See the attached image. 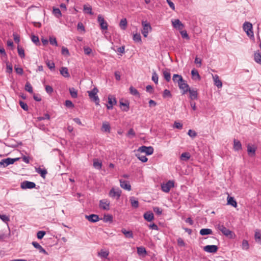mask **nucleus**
<instances>
[{
	"mask_svg": "<svg viewBox=\"0 0 261 261\" xmlns=\"http://www.w3.org/2000/svg\"><path fill=\"white\" fill-rule=\"evenodd\" d=\"M98 92V90L97 88H94L92 90L88 91V96L89 98L95 102L96 105L98 106L99 105L100 100L97 96V93Z\"/></svg>",
	"mask_w": 261,
	"mask_h": 261,
	"instance_id": "f257e3e1",
	"label": "nucleus"
},
{
	"mask_svg": "<svg viewBox=\"0 0 261 261\" xmlns=\"http://www.w3.org/2000/svg\"><path fill=\"white\" fill-rule=\"evenodd\" d=\"M217 228L220 230L224 235L229 237L230 238H233L234 236V233L225 227L223 225L219 224L217 225Z\"/></svg>",
	"mask_w": 261,
	"mask_h": 261,
	"instance_id": "f03ea898",
	"label": "nucleus"
},
{
	"mask_svg": "<svg viewBox=\"0 0 261 261\" xmlns=\"http://www.w3.org/2000/svg\"><path fill=\"white\" fill-rule=\"evenodd\" d=\"M141 23L143 27L141 33L144 37H147L149 32L151 31L152 28L147 21H142Z\"/></svg>",
	"mask_w": 261,
	"mask_h": 261,
	"instance_id": "7ed1b4c3",
	"label": "nucleus"
},
{
	"mask_svg": "<svg viewBox=\"0 0 261 261\" xmlns=\"http://www.w3.org/2000/svg\"><path fill=\"white\" fill-rule=\"evenodd\" d=\"M137 150L141 153H145L147 155H149L153 153L154 149L152 146H142L139 147Z\"/></svg>",
	"mask_w": 261,
	"mask_h": 261,
	"instance_id": "20e7f679",
	"label": "nucleus"
},
{
	"mask_svg": "<svg viewBox=\"0 0 261 261\" xmlns=\"http://www.w3.org/2000/svg\"><path fill=\"white\" fill-rule=\"evenodd\" d=\"M243 30L249 37H253L254 34L252 31V25L249 22H245L243 24Z\"/></svg>",
	"mask_w": 261,
	"mask_h": 261,
	"instance_id": "39448f33",
	"label": "nucleus"
},
{
	"mask_svg": "<svg viewBox=\"0 0 261 261\" xmlns=\"http://www.w3.org/2000/svg\"><path fill=\"white\" fill-rule=\"evenodd\" d=\"M174 182L172 180H169L166 183L161 185V189L163 192L168 193L171 188L174 187Z\"/></svg>",
	"mask_w": 261,
	"mask_h": 261,
	"instance_id": "423d86ee",
	"label": "nucleus"
},
{
	"mask_svg": "<svg viewBox=\"0 0 261 261\" xmlns=\"http://www.w3.org/2000/svg\"><path fill=\"white\" fill-rule=\"evenodd\" d=\"M121 194V191L119 189L112 188L109 192V196L116 199H119Z\"/></svg>",
	"mask_w": 261,
	"mask_h": 261,
	"instance_id": "0eeeda50",
	"label": "nucleus"
},
{
	"mask_svg": "<svg viewBox=\"0 0 261 261\" xmlns=\"http://www.w3.org/2000/svg\"><path fill=\"white\" fill-rule=\"evenodd\" d=\"M108 104L107 105V108L109 110L113 109V106L115 105L117 103V101L114 95H109L108 96Z\"/></svg>",
	"mask_w": 261,
	"mask_h": 261,
	"instance_id": "6e6552de",
	"label": "nucleus"
},
{
	"mask_svg": "<svg viewBox=\"0 0 261 261\" xmlns=\"http://www.w3.org/2000/svg\"><path fill=\"white\" fill-rule=\"evenodd\" d=\"M97 21L99 23L100 27L101 30H107L108 29V24L107 21H105V19L101 15H99L98 16Z\"/></svg>",
	"mask_w": 261,
	"mask_h": 261,
	"instance_id": "1a4fd4ad",
	"label": "nucleus"
},
{
	"mask_svg": "<svg viewBox=\"0 0 261 261\" xmlns=\"http://www.w3.org/2000/svg\"><path fill=\"white\" fill-rule=\"evenodd\" d=\"M18 160V158H7L5 159H3L0 162V166H3L4 167H7V166L10 164H13L16 161Z\"/></svg>",
	"mask_w": 261,
	"mask_h": 261,
	"instance_id": "9d476101",
	"label": "nucleus"
},
{
	"mask_svg": "<svg viewBox=\"0 0 261 261\" xmlns=\"http://www.w3.org/2000/svg\"><path fill=\"white\" fill-rule=\"evenodd\" d=\"M110 202L108 199H102L99 201V207L104 210L110 209Z\"/></svg>",
	"mask_w": 261,
	"mask_h": 261,
	"instance_id": "9b49d317",
	"label": "nucleus"
},
{
	"mask_svg": "<svg viewBox=\"0 0 261 261\" xmlns=\"http://www.w3.org/2000/svg\"><path fill=\"white\" fill-rule=\"evenodd\" d=\"M36 184L34 182L24 181L21 183L20 187L22 189H33L35 188Z\"/></svg>",
	"mask_w": 261,
	"mask_h": 261,
	"instance_id": "f8f14e48",
	"label": "nucleus"
},
{
	"mask_svg": "<svg viewBox=\"0 0 261 261\" xmlns=\"http://www.w3.org/2000/svg\"><path fill=\"white\" fill-rule=\"evenodd\" d=\"M178 87L180 90H182V94H185L188 92L190 88L189 85L186 83V81L183 79V82L179 83Z\"/></svg>",
	"mask_w": 261,
	"mask_h": 261,
	"instance_id": "ddd939ff",
	"label": "nucleus"
},
{
	"mask_svg": "<svg viewBox=\"0 0 261 261\" xmlns=\"http://www.w3.org/2000/svg\"><path fill=\"white\" fill-rule=\"evenodd\" d=\"M218 247L216 245H206L204 247L203 250L208 253H215L217 251Z\"/></svg>",
	"mask_w": 261,
	"mask_h": 261,
	"instance_id": "4468645a",
	"label": "nucleus"
},
{
	"mask_svg": "<svg viewBox=\"0 0 261 261\" xmlns=\"http://www.w3.org/2000/svg\"><path fill=\"white\" fill-rule=\"evenodd\" d=\"M172 24L174 28L178 29L179 31L181 30L184 28V24H182L178 19L172 20Z\"/></svg>",
	"mask_w": 261,
	"mask_h": 261,
	"instance_id": "2eb2a0df",
	"label": "nucleus"
},
{
	"mask_svg": "<svg viewBox=\"0 0 261 261\" xmlns=\"http://www.w3.org/2000/svg\"><path fill=\"white\" fill-rule=\"evenodd\" d=\"M190 94L189 97L192 100H195L198 98V92L196 89H189L188 91Z\"/></svg>",
	"mask_w": 261,
	"mask_h": 261,
	"instance_id": "dca6fc26",
	"label": "nucleus"
},
{
	"mask_svg": "<svg viewBox=\"0 0 261 261\" xmlns=\"http://www.w3.org/2000/svg\"><path fill=\"white\" fill-rule=\"evenodd\" d=\"M120 184V187L123 188V189H125L126 190H127L128 191L131 190V186L128 181L126 180H123L122 179L119 180Z\"/></svg>",
	"mask_w": 261,
	"mask_h": 261,
	"instance_id": "f3484780",
	"label": "nucleus"
},
{
	"mask_svg": "<svg viewBox=\"0 0 261 261\" xmlns=\"http://www.w3.org/2000/svg\"><path fill=\"white\" fill-rule=\"evenodd\" d=\"M247 148L248 155L250 156H255L256 147H254V146H251L250 144H248L247 146Z\"/></svg>",
	"mask_w": 261,
	"mask_h": 261,
	"instance_id": "a211bd4d",
	"label": "nucleus"
},
{
	"mask_svg": "<svg viewBox=\"0 0 261 261\" xmlns=\"http://www.w3.org/2000/svg\"><path fill=\"white\" fill-rule=\"evenodd\" d=\"M213 80L214 82V84L216 85L218 88H221L222 87V82L219 79V76L217 74L213 75Z\"/></svg>",
	"mask_w": 261,
	"mask_h": 261,
	"instance_id": "6ab92c4d",
	"label": "nucleus"
},
{
	"mask_svg": "<svg viewBox=\"0 0 261 261\" xmlns=\"http://www.w3.org/2000/svg\"><path fill=\"white\" fill-rule=\"evenodd\" d=\"M32 244L35 248L38 249L40 252L43 253L45 254H47V252L46 251V250L37 242H33Z\"/></svg>",
	"mask_w": 261,
	"mask_h": 261,
	"instance_id": "aec40b11",
	"label": "nucleus"
},
{
	"mask_svg": "<svg viewBox=\"0 0 261 261\" xmlns=\"http://www.w3.org/2000/svg\"><path fill=\"white\" fill-rule=\"evenodd\" d=\"M86 218L90 222H96L99 220L98 216L95 214H91L90 215L86 216Z\"/></svg>",
	"mask_w": 261,
	"mask_h": 261,
	"instance_id": "412c9836",
	"label": "nucleus"
},
{
	"mask_svg": "<svg viewBox=\"0 0 261 261\" xmlns=\"http://www.w3.org/2000/svg\"><path fill=\"white\" fill-rule=\"evenodd\" d=\"M101 129L103 132L110 133L111 126L109 123L107 121L103 122Z\"/></svg>",
	"mask_w": 261,
	"mask_h": 261,
	"instance_id": "4be33fe9",
	"label": "nucleus"
},
{
	"mask_svg": "<svg viewBox=\"0 0 261 261\" xmlns=\"http://www.w3.org/2000/svg\"><path fill=\"white\" fill-rule=\"evenodd\" d=\"M143 217L144 219L148 222L151 221L154 219L153 214L151 212H147L145 213L143 215Z\"/></svg>",
	"mask_w": 261,
	"mask_h": 261,
	"instance_id": "5701e85b",
	"label": "nucleus"
},
{
	"mask_svg": "<svg viewBox=\"0 0 261 261\" xmlns=\"http://www.w3.org/2000/svg\"><path fill=\"white\" fill-rule=\"evenodd\" d=\"M141 153V152H138V150H136L135 155L137 158L143 163L146 162L148 160V159L146 157V156L142 155Z\"/></svg>",
	"mask_w": 261,
	"mask_h": 261,
	"instance_id": "b1692460",
	"label": "nucleus"
},
{
	"mask_svg": "<svg viewBox=\"0 0 261 261\" xmlns=\"http://www.w3.org/2000/svg\"><path fill=\"white\" fill-rule=\"evenodd\" d=\"M227 204L230 205L234 207L237 206V203L233 197L228 196L227 197Z\"/></svg>",
	"mask_w": 261,
	"mask_h": 261,
	"instance_id": "393cba45",
	"label": "nucleus"
},
{
	"mask_svg": "<svg viewBox=\"0 0 261 261\" xmlns=\"http://www.w3.org/2000/svg\"><path fill=\"white\" fill-rule=\"evenodd\" d=\"M172 80L174 83H177L178 84L179 83L183 82V78L181 75L177 74H174L173 75Z\"/></svg>",
	"mask_w": 261,
	"mask_h": 261,
	"instance_id": "a878e982",
	"label": "nucleus"
},
{
	"mask_svg": "<svg viewBox=\"0 0 261 261\" xmlns=\"http://www.w3.org/2000/svg\"><path fill=\"white\" fill-rule=\"evenodd\" d=\"M60 73L65 77H69L70 74L67 67H62L60 70Z\"/></svg>",
	"mask_w": 261,
	"mask_h": 261,
	"instance_id": "bb28decb",
	"label": "nucleus"
},
{
	"mask_svg": "<svg viewBox=\"0 0 261 261\" xmlns=\"http://www.w3.org/2000/svg\"><path fill=\"white\" fill-rule=\"evenodd\" d=\"M191 74L192 79L195 81L200 80V76L198 72V71L195 69H193L191 71Z\"/></svg>",
	"mask_w": 261,
	"mask_h": 261,
	"instance_id": "cd10ccee",
	"label": "nucleus"
},
{
	"mask_svg": "<svg viewBox=\"0 0 261 261\" xmlns=\"http://www.w3.org/2000/svg\"><path fill=\"white\" fill-rule=\"evenodd\" d=\"M233 148L235 150L238 151L242 149V144L240 141L234 139L233 140Z\"/></svg>",
	"mask_w": 261,
	"mask_h": 261,
	"instance_id": "c85d7f7f",
	"label": "nucleus"
},
{
	"mask_svg": "<svg viewBox=\"0 0 261 261\" xmlns=\"http://www.w3.org/2000/svg\"><path fill=\"white\" fill-rule=\"evenodd\" d=\"M199 233L201 236L211 234L213 233V231L212 229L209 228H202L200 230Z\"/></svg>",
	"mask_w": 261,
	"mask_h": 261,
	"instance_id": "c756f323",
	"label": "nucleus"
},
{
	"mask_svg": "<svg viewBox=\"0 0 261 261\" xmlns=\"http://www.w3.org/2000/svg\"><path fill=\"white\" fill-rule=\"evenodd\" d=\"M121 232L124 234L125 237L127 238H133V233L131 230H126L125 229L123 228L121 229Z\"/></svg>",
	"mask_w": 261,
	"mask_h": 261,
	"instance_id": "7c9ffc66",
	"label": "nucleus"
},
{
	"mask_svg": "<svg viewBox=\"0 0 261 261\" xmlns=\"http://www.w3.org/2000/svg\"><path fill=\"white\" fill-rule=\"evenodd\" d=\"M254 59L256 63L261 65V53L258 50L254 53Z\"/></svg>",
	"mask_w": 261,
	"mask_h": 261,
	"instance_id": "2f4dec72",
	"label": "nucleus"
},
{
	"mask_svg": "<svg viewBox=\"0 0 261 261\" xmlns=\"http://www.w3.org/2000/svg\"><path fill=\"white\" fill-rule=\"evenodd\" d=\"M130 201L132 207L137 208L139 206V202L135 197H131L130 198Z\"/></svg>",
	"mask_w": 261,
	"mask_h": 261,
	"instance_id": "473e14b6",
	"label": "nucleus"
},
{
	"mask_svg": "<svg viewBox=\"0 0 261 261\" xmlns=\"http://www.w3.org/2000/svg\"><path fill=\"white\" fill-rule=\"evenodd\" d=\"M36 171L40 174L41 176L43 178H45V175L47 174V171L45 169H41L40 168H36Z\"/></svg>",
	"mask_w": 261,
	"mask_h": 261,
	"instance_id": "72a5a7b5",
	"label": "nucleus"
},
{
	"mask_svg": "<svg viewBox=\"0 0 261 261\" xmlns=\"http://www.w3.org/2000/svg\"><path fill=\"white\" fill-rule=\"evenodd\" d=\"M83 11L85 13L89 14L90 15H93V14L92 7L90 6L85 5L83 7Z\"/></svg>",
	"mask_w": 261,
	"mask_h": 261,
	"instance_id": "f704fd0d",
	"label": "nucleus"
},
{
	"mask_svg": "<svg viewBox=\"0 0 261 261\" xmlns=\"http://www.w3.org/2000/svg\"><path fill=\"white\" fill-rule=\"evenodd\" d=\"M254 238L255 241L261 244V231L256 230L255 231Z\"/></svg>",
	"mask_w": 261,
	"mask_h": 261,
	"instance_id": "c9c22d12",
	"label": "nucleus"
},
{
	"mask_svg": "<svg viewBox=\"0 0 261 261\" xmlns=\"http://www.w3.org/2000/svg\"><path fill=\"white\" fill-rule=\"evenodd\" d=\"M137 253L139 255L145 256L147 254L146 250L144 247H137Z\"/></svg>",
	"mask_w": 261,
	"mask_h": 261,
	"instance_id": "e433bc0d",
	"label": "nucleus"
},
{
	"mask_svg": "<svg viewBox=\"0 0 261 261\" xmlns=\"http://www.w3.org/2000/svg\"><path fill=\"white\" fill-rule=\"evenodd\" d=\"M164 77L166 81L169 82L171 80V74L168 70H165L163 72Z\"/></svg>",
	"mask_w": 261,
	"mask_h": 261,
	"instance_id": "4c0bfd02",
	"label": "nucleus"
},
{
	"mask_svg": "<svg viewBox=\"0 0 261 261\" xmlns=\"http://www.w3.org/2000/svg\"><path fill=\"white\" fill-rule=\"evenodd\" d=\"M190 154L189 152H186L182 153L180 155V160L182 161H187L190 158Z\"/></svg>",
	"mask_w": 261,
	"mask_h": 261,
	"instance_id": "58836bf2",
	"label": "nucleus"
},
{
	"mask_svg": "<svg viewBox=\"0 0 261 261\" xmlns=\"http://www.w3.org/2000/svg\"><path fill=\"white\" fill-rule=\"evenodd\" d=\"M127 23V20H126V18L122 19L120 20V23H119L120 27L122 30H124L126 28Z\"/></svg>",
	"mask_w": 261,
	"mask_h": 261,
	"instance_id": "ea45409f",
	"label": "nucleus"
},
{
	"mask_svg": "<svg viewBox=\"0 0 261 261\" xmlns=\"http://www.w3.org/2000/svg\"><path fill=\"white\" fill-rule=\"evenodd\" d=\"M69 92L71 95V96L72 98H76L77 96V91L74 88H70Z\"/></svg>",
	"mask_w": 261,
	"mask_h": 261,
	"instance_id": "a19ab883",
	"label": "nucleus"
},
{
	"mask_svg": "<svg viewBox=\"0 0 261 261\" xmlns=\"http://www.w3.org/2000/svg\"><path fill=\"white\" fill-rule=\"evenodd\" d=\"M241 247L243 250H247L249 248L248 242L246 240H243L242 241Z\"/></svg>",
	"mask_w": 261,
	"mask_h": 261,
	"instance_id": "79ce46f5",
	"label": "nucleus"
},
{
	"mask_svg": "<svg viewBox=\"0 0 261 261\" xmlns=\"http://www.w3.org/2000/svg\"><path fill=\"white\" fill-rule=\"evenodd\" d=\"M93 166L95 169H100L102 166V163L97 160L95 159L93 161Z\"/></svg>",
	"mask_w": 261,
	"mask_h": 261,
	"instance_id": "37998d69",
	"label": "nucleus"
},
{
	"mask_svg": "<svg viewBox=\"0 0 261 261\" xmlns=\"http://www.w3.org/2000/svg\"><path fill=\"white\" fill-rule=\"evenodd\" d=\"M46 64L47 67H48V68L50 70H54L55 69V63L53 61H49V60H47L46 61Z\"/></svg>",
	"mask_w": 261,
	"mask_h": 261,
	"instance_id": "c03bdc74",
	"label": "nucleus"
},
{
	"mask_svg": "<svg viewBox=\"0 0 261 261\" xmlns=\"http://www.w3.org/2000/svg\"><path fill=\"white\" fill-rule=\"evenodd\" d=\"M129 91H130V93H131V94H132L133 95L137 96L138 97L140 96V94H139L138 91L136 89L134 88L133 86L130 87Z\"/></svg>",
	"mask_w": 261,
	"mask_h": 261,
	"instance_id": "a18cd8bd",
	"label": "nucleus"
},
{
	"mask_svg": "<svg viewBox=\"0 0 261 261\" xmlns=\"http://www.w3.org/2000/svg\"><path fill=\"white\" fill-rule=\"evenodd\" d=\"M113 221V217L111 215H105L103 216V221L105 222H111Z\"/></svg>",
	"mask_w": 261,
	"mask_h": 261,
	"instance_id": "49530a36",
	"label": "nucleus"
},
{
	"mask_svg": "<svg viewBox=\"0 0 261 261\" xmlns=\"http://www.w3.org/2000/svg\"><path fill=\"white\" fill-rule=\"evenodd\" d=\"M25 90L30 93H33V92L32 86L29 82H27L25 85Z\"/></svg>",
	"mask_w": 261,
	"mask_h": 261,
	"instance_id": "de8ad7c7",
	"label": "nucleus"
},
{
	"mask_svg": "<svg viewBox=\"0 0 261 261\" xmlns=\"http://www.w3.org/2000/svg\"><path fill=\"white\" fill-rule=\"evenodd\" d=\"M53 13L55 15L56 17L57 18H60L61 15V12L59 9L58 8H55L53 9Z\"/></svg>",
	"mask_w": 261,
	"mask_h": 261,
	"instance_id": "09e8293b",
	"label": "nucleus"
},
{
	"mask_svg": "<svg viewBox=\"0 0 261 261\" xmlns=\"http://www.w3.org/2000/svg\"><path fill=\"white\" fill-rule=\"evenodd\" d=\"M18 54L21 58H24L25 56L24 50L22 47L18 46Z\"/></svg>",
	"mask_w": 261,
	"mask_h": 261,
	"instance_id": "8fccbe9b",
	"label": "nucleus"
},
{
	"mask_svg": "<svg viewBox=\"0 0 261 261\" xmlns=\"http://www.w3.org/2000/svg\"><path fill=\"white\" fill-rule=\"evenodd\" d=\"M49 41L50 44L56 46H58V43L55 37H50L49 38Z\"/></svg>",
	"mask_w": 261,
	"mask_h": 261,
	"instance_id": "3c124183",
	"label": "nucleus"
},
{
	"mask_svg": "<svg viewBox=\"0 0 261 261\" xmlns=\"http://www.w3.org/2000/svg\"><path fill=\"white\" fill-rule=\"evenodd\" d=\"M0 219L2 220V221L6 223H8V222L10 221L9 217L5 215L0 214Z\"/></svg>",
	"mask_w": 261,
	"mask_h": 261,
	"instance_id": "603ef678",
	"label": "nucleus"
},
{
	"mask_svg": "<svg viewBox=\"0 0 261 261\" xmlns=\"http://www.w3.org/2000/svg\"><path fill=\"white\" fill-rule=\"evenodd\" d=\"M133 39L135 42H141V37L140 34H135L134 35Z\"/></svg>",
	"mask_w": 261,
	"mask_h": 261,
	"instance_id": "864d4df0",
	"label": "nucleus"
},
{
	"mask_svg": "<svg viewBox=\"0 0 261 261\" xmlns=\"http://www.w3.org/2000/svg\"><path fill=\"white\" fill-rule=\"evenodd\" d=\"M158 75L155 71H153L152 75V80L154 82L155 84L158 83Z\"/></svg>",
	"mask_w": 261,
	"mask_h": 261,
	"instance_id": "5fc2aeb1",
	"label": "nucleus"
},
{
	"mask_svg": "<svg viewBox=\"0 0 261 261\" xmlns=\"http://www.w3.org/2000/svg\"><path fill=\"white\" fill-rule=\"evenodd\" d=\"M98 255L101 257L107 258L109 255V252L106 251L101 250V251L98 253Z\"/></svg>",
	"mask_w": 261,
	"mask_h": 261,
	"instance_id": "6e6d98bb",
	"label": "nucleus"
},
{
	"mask_svg": "<svg viewBox=\"0 0 261 261\" xmlns=\"http://www.w3.org/2000/svg\"><path fill=\"white\" fill-rule=\"evenodd\" d=\"M6 72L9 73H11L13 71V66L10 63H7L6 64Z\"/></svg>",
	"mask_w": 261,
	"mask_h": 261,
	"instance_id": "4d7b16f0",
	"label": "nucleus"
},
{
	"mask_svg": "<svg viewBox=\"0 0 261 261\" xmlns=\"http://www.w3.org/2000/svg\"><path fill=\"white\" fill-rule=\"evenodd\" d=\"M188 135L192 138H194L197 136V133L193 130L189 129L188 132Z\"/></svg>",
	"mask_w": 261,
	"mask_h": 261,
	"instance_id": "13d9d810",
	"label": "nucleus"
},
{
	"mask_svg": "<svg viewBox=\"0 0 261 261\" xmlns=\"http://www.w3.org/2000/svg\"><path fill=\"white\" fill-rule=\"evenodd\" d=\"M180 33L183 38H186L187 39H189V37L188 35V33L186 30H180Z\"/></svg>",
	"mask_w": 261,
	"mask_h": 261,
	"instance_id": "bf43d9fd",
	"label": "nucleus"
},
{
	"mask_svg": "<svg viewBox=\"0 0 261 261\" xmlns=\"http://www.w3.org/2000/svg\"><path fill=\"white\" fill-rule=\"evenodd\" d=\"M19 105H20L21 108L23 110H24V111H28V105H27V103H25L23 101H19Z\"/></svg>",
	"mask_w": 261,
	"mask_h": 261,
	"instance_id": "052dcab7",
	"label": "nucleus"
},
{
	"mask_svg": "<svg viewBox=\"0 0 261 261\" xmlns=\"http://www.w3.org/2000/svg\"><path fill=\"white\" fill-rule=\"evenodd\" d=\"M45 233V232L44 231H39L37 233V238L38 239H42Z\"/></svg>",
	"mask_w": 261,
	"mask_h": 261,
	"instance_id": "680f3d73",
	"label": "nucleus"
},
{
	"mask_svg": "<svg viewBox=\"0 0 261 261\" xmlns=\"http://www.w3.org/2000/svg\"><path fill=\"white\" fill-rule=\"evenodd\" d=\"M77 28L79 31L85 32V27L82 22H79L77 25Z\"/></svg>",
	"mask_w": 261,
	"mask_h": 261,
	"instance_id": "e2e57ef3",
	"label": "nucleus"
},
{
	"mask_svg": "<svg viewBox=\"0 0 261 261\" xmlns=\"http://www.w3.org/2000/svg\"><path fill=\"white\" fill-rule=\"evenodd\" d=\"M62 54L63 55H65V56H69V50L68 49L63 46L62 47Z\"/></svg>",
	"mask_w": 261,
	"mask_h": 261,
	"instance_id": "0e129e2a",
	"label": "nucleus"
},
{
	"mask_svg": "<svg viewBox=\"0 0 261 261\" xmlns=\"http://www.w3.org/2000/svg\"><path fill=\"white\" fill-rule=\"evenodd\" d=\"M163 96L164 97H171V94L169 90L165 89L164 91Z\"/></svg>",
	"mask_w": 261,
	"mask_h": 261,
	"instance_id": "69168bd1",
	"label": "nucleus"
},
{
	"mask_svg": "<svg viewBox=\"0 0 261 261\" xmlns=\"http://www.w3.org/2000/svg\"><path fill=\"white\" fill-rule=\"evenodd\" d=\"M84 51L85 54L89 55L92 53V49L89 47H84Z\"/></svg>",
	"mask_w": 261,
	"mask_h": 261,
	"instance_id": "338daca9",
	"label": "nucleus"
},
{
	"mask_svg": "<svg viewBox=\"0 0 261 261\" xmlns=\"http://www.w3.org/2000/svg\"><path fill=\"white\" fill-rule=\"evenodd\" d=\"M153 211L158 215H160L162 213V210L159 207H154L153 208Z\"/></svg>",
	"mask_w": 261,
	"mask_h": 261,
	"instance_id": "774afa93",
	"label": "nucleus"
}]
</instances>
